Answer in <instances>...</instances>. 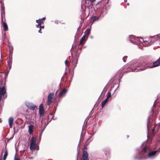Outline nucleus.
Masks as SVG:
<instances>
[{
  "label": "nucleus",
  "instance_id": "1",
  "mask_svg": "<svg viewBox=\"0 0 160 160\" xmlns=\"http://www.w3.org/2000/svg\"><path fill=\"white\" fill-rule=\"evenodd\" d=\"M152 63L147 62L146 64H145L144 68L142 69L139 68V69H138L137 68L139 67L141 65V64L140 63H136L134 65L135 67L132 69V71L133 72H137L139 71V70L142 71L145 70L148 68H152L151 67L152 66Z\"/></svg>",
  "mask_w": 160,
  "mask_h": 160
},
{
  "label": "nucleus",
  "instance_id": "2",
  "mask_svg": "<svg viewBox=\"0 0 160 160\" xmlns=\"http://www.w3.org/2000/svg\"><path fill=\"white\" fill-rule=\"evenodd\" d=\"M143 40V41L147 43V44L151 45L156 40H158L159 39H160V34H158L156 36L154 37H148L146 38L145 40H143V39L141 38Z\"/></svg>",
  "mask_w": 160,
  "mask_h": 160
},
{
  "label": "nucleus",
  "instance_id": "3",
  "mask_svg": "<svg viewBox=\"0 0 160 160\" xmlns=\"http://www.w3.org/2000/svg\"><path fill=\"white\" fill-rule=\"evenodd\" d=\"M148 147L147 146H145L143 148L142 151L140 153L137 154L134 157L135 159H142L144 156V155L148 151Z\"/></svg>",
  "mask_w": 160,
  "mask_h": 160
},
{
  "label": "nucleus",
  "instance_id": "4",
  "mask_svg": "<svg viewBox=\"0 0 160 160\" xmlns=\"http://www.w3.org/2000/svg\"><path fill=\"white\" fill-rule=\"evenodd\" d=\"M37 139L36 137H32L31 139V143L30 146V149L31 150H35L37 148L36 146Z\"/></svg>",
  "mask_w": 160,
  "mask_h": 160
},
{
  "label": "nucleus",
  "instance_id": "5",
  "mask_svg": "<svg viewBox=\"0 0 160 160\" xmlns=\"http://www.w3.org/2000/svg\"><path fill=\"white\" fill-rule=\"evenodd\" d=\"M54 96V93L53 92L50 93L48 94L47 100V105L48 106H49L52 102Z\"/></svg>",
  "mask_w": 160,
  "mask_h": 160
},
{
  "label": "nucleus",
  "instance_id": "6",
  "mask_svg": "<svg viewBox=\"0 0 160 160\" xmlns=\"http://www.w3.org/2000/svg\"><path fill=\"white\" fill-rule=\"evenodd\" d=\"M6 93V90L5 87L4 86L0 87V96H3L5 98L7 96Z\"/></svg>",
  "mask_w": 160,
  "mask_h": 160
},
{
  "label": "nucleus",
  "instance_id": "7",
  "mask_svg": "<svg viewBox=\"0 0 160 160\" xmlns=\"http://www.w3.org/2000/svg\"><path fill=\"white\" fill-rule=\"evenodd\" d=\"M39 113L40 116H43L44 115V111L42 104H41L39 106Z\"/></svg>",
  "mask_w": 160,
  "mask_h": 160
},
{
  "label": "nucleus",
  "instance_id": "8",
  "mask_svg": "<svg viewBox=\"0 0 160 160\" xmlns=\"http://www.w3.org/2000/svg\"><path fill=\"white\" fill-rule=\"evenodd\" d=\"M82 160H89L88 154L86 150L83 151Z\"/></svg>",
  "mask_w": 160,
  "mask_h": 160
},
{
  "label": "nucleus",
  "instance_id": "9",
  "mask_svg": "<svg viewBox=\"0 0 160 160\" xmlns=\"http://www.w3.org/2000/svg\"><path fill=\"white\" fill-rule=\"evenodd\" d=\"M67 92V90L65 88L61 90L58 94V96L60 98L64 97Z\"/></svg>",
  "mask_w": 160,
  "mask_h": 160
},
{
  "label": "nucleus",
  "instance_id": "10",
  "mask_svg": "<svg viewBox=\"0 0 160 160\" xmlns=\"http://www.w3.org/2000/svg\"><path fill=\"white\" fill-rule=\"evenodd\" d=\"M160 65V62L159 60H157L156 61L154 62L153 63V65L152 66V68H154L158 67Z\"/></svg>",
  "mask_w": 160,
  "mask_h": 160
},
{
  "label": "nucleus",
  "instance_id": "11",
  "mask_svg": "<svg viewBox=\"0 0 160 160\" xmlns=\"http://www.w3.org/2000/svg\"><path fill=\"white\" fill-rule=\"evenodd\" d=\"M34 127L32 125H30L29 126L28 131L29 133L30 134H31L32 133L33 131Z\"/></svg>",
  "mask_w": 160,
  "mask_h": 160
},
{
  "label": "nucleus",
  "instance_id": "12",
  "mask_svg": "<svg viewBox=\"0 0 160 160\" xmlns=\"http://www.w3.org/2000/svg\"><path fill=\"white\" fill-rule=\"evenodd\" d=\"M13 118L12 117H11L9 118V125L10 127L12 128L13 123Z\"/></svg>",
  "mask_w": 160,
  "mask_h": 160
},
{
  "label": "nucleus",
  "instance_id": "13",
  "mask_svg": "<svg viewBox=\"0 0 160 160\" xmlns=\"http://www.w3.org/2000/svg\"><path fill=\"white\" fill-rule=\"evenodd\" d=\"M157 151H154L151 152H149L148 155V156L149 157H151L154 156L156 153Z\"/></svg>",
  "mask_w": 160,
  "mask_h": 160
},
{
  "label": "nucleus",
  "instance_id": "14",
  "mask_svg": "<svg viewBox=\"0 0 160 160\" xmlns=\"http://www.w3.org/2000/svg\"><path fill=\"white\" fill-rule=\"evenodd\" d=\"M3 27L4 28V31H7L8 30V28L7 23L5 22H3Z\"/></svg>",
  "mask_w": 160,
  "mask_h": 160
},
{
  "label": "nucleus",
  "instance_id": "15",
  "mask_svg": "<svg viewBox=\"0 0 160 160\" xmlns=\"http://www.w3.org/2000/svg\"><path fill=\"white\" fill-rule=\"evenodd\" d=\"M108 101V98H106L102 102V108L106 104V103Z\"/></svg>",
  "mask_w": 160,
  "mask_h": 160
},
{
  "label": "nucleus",
  "instance_id": "16",
  "mask_svg": "<svg viewBox=\"0 0 160 160\" xmlns=\"http://www.w3.org/2000/svg\"><path fill=\"white\" fill-rule=\"evenodd\" d=\"M98 18H97V17L94 16H93L92 19L90 20V22H92V23L95 21L98 20Z\"/></svg>",
  "mask_w": 160,
  "mask_h": 160
},
{
  "label": "nucleus",
  "instance_id": "17",
  "mask_svg": "<svg viewBox=\"0 0 160 160\" xmlns=\"http://www.w3.org/2000/svg\"><path fill=\"white\" fill-rule=\"evenodd\" d=\"M86 41V39H83L82 38L80 40L79 45H83L84 44V42Z\"/></svg>",
  "mask_w": 160,
  "mask_h": 160
},
{
  "label": "nucleus",
  "instance_id": "18",
  "mask_svg": "<svg viewBox=\"0 0 160 160\" xmlns=\"http://www.w3.org/2000/svg\"><path fill=\"white\" fill-rule=\"evenodd\" d=\"M36 22L41 25L42 24H43L44 23L43 20H42L41 19H39L38 20H36Z\"/></svg>",
  "mask_w": 160,
  "mask_h": 160
},
{
  "label": "nucleus",
  "instance_id": "19",
  "mask_svg": "<svg viewBox=\"0 0 160 160\" xmlns=\"http://www.w3.org/2000/svg\"><path fill=\"white\" fill-rule=\"evenodd\" d=\"M36 108V106L34 105H30L29 107V108L30 109L33 110H34Z\"/></svg>",
  "mask_w": 160,
  "mask_h": 160
},
{
  "label": "nucleus",
  "instance_id": "20",
  "mask_svg": "<svg viewBox=\"0 0 160 160\" xmlns=\"http://www.w3.org/2000/svg\"><path fill=\"white\" fill-rule=\"evenodd\" d=\"M12 51L11 50L9 52V59H12Z\"/></svg>",
  "mask_w": 160,
  "mask_h": 160
},
{
  "label": "nucleus",
  "instance_id": "21",
  "mask_svg": "<svg viewBox=\"0 0 160 160\" xmlns=\"http://www.w3.org/2000/svg\"><path fill=\"white\" fill-rule=\"evenodd\" d=\"M8 155V152L7 150L5 152L3 157V160H5Z\"/></svg>",
  "mask_w": 160,
  "mask_h": 160
},
{
  "label": "nucleus",
  "instance_id": "22",
  "mask_svg": "<svg viewBox=\"0 0 160 160\" xmlns=\"http://www.w3.org/2000/svg\"><path fill=\"white\" fill-rule=\"evenodd\" d=\"M90 29H87V30L85 31V34L87 35H88L90 33Z\"/></svg>",
  "mask_w": 160,
  "mask_h": 160
},
{
  "label": "nucleus",
  "instance_id": "23",
  "mask_svg": "<svg viewBox=\"0 0 160 160\" xmlns=\"http://www.w3.org/2000/svg\"><path fill=\"white\" fill-rule=\"evenodd\" d=\"M127 58L128 57L127 56H125L123 57V60L124 62H126Z\"/></svg>",
  "mask_w": 160,
  "mask_h": 160
},
{
  "label": "nucleus",
  "instance_id": "24",
  "mask_svg": "<svg viewBox=\"0 0 160 160\" xmlns=\"http://www.w3.org/2000/svg\"><path fill=\"white\" fill-rule=\"evenodd\" d=\"M111 97V93L110 92L108 93V95L106 98H108V100H109V98L110 97Z\"/></svg>",
  "mask_w": 160,
  "mask_h": 160
},
{
  "label": "nucleus",
  "instance_id": "25",
  "mask_svg": "<svg viewBox=\"0 0 160 160\" xmlns=\"http://www.w3.org/2000/svg\"><path fill=\"white\" fill-rule=\"evenodd\" d=\"M39 28L42 29H44V26H42L41 25H40V27H39Z\"/></svg>",
  "mask_w": 160,
  "mask_h": 160
},
{
  "label": "nucleus",
  "instance_id": "26",
  "mask_svg": "<svg viewBox=\"0 0 160 160\" xmlns=\"http://www.w3.org/2000/svg\"><path fill=\"white\" fill-rule=\"evenodd\" d=\"M130 38H134V39H136V37L135 36H133V35H132V36H130Z\"/></svg>",
  "mask_w": 160,
  "mask_h": 160
},
{
  "label": "nucleus",
  "instance_id": "27",
  "mask_svg": "<svg viewBox=\"0 0 160 160\" xmlns=\"http://www.w3.org/2000/svg\"><path fill=\"white\" fill-rule=\"evenodd\" d=\"M96 0H90V1L91 2V3L92 4Z\"/></svg>",
  "mask_w": 160,
  "mask_h": 160
},
{
  "label": "nucleus",
  "instance_id": "28",
  "mask_svg": "<svg viewBox=\"0 0 160 160\" xmlns=\"http://www.w3.org/2000/svg\"><path fill=\"white\" fill-rule=\"evenodd\" d=\"M41 25L39 24L38 23V24L36 25V27L37 28H39V27H40Z\"/></svg>",
  "mask_w": 160,
  "mask_h": 160
},
{
  "label": "nucleus",
  "instance_id": "29",
  "mask_svg": "<svg viewBox=\"0 0 160 160\" xmlns=\"http://www.w3.org/2000/svg\"><path fill=\"white\" fill-rule=\"evenodd\" d=\"M86 35L85 34V35H84L83 37L82 38L83 39H85V38L86 37Z\"/></svg>",
  "mask_w": 160,
  "mask_h": 160
},
{
  "label": "nucleus",
  "instance_id": "30",
  "mask_svg": "<svg viewBox=\"0 0 160 160\" xmlns=\"http://www.w3.org/2000/svg\"><path fill=\"white\" fill-rule=\"evenodd\" d=\"M42 29L40 28L39 30H38V32L40 33H42V32H41Z\"/></svg>",
  "mask_w": 160,
  "mask_h": 160
},
{
  "label": "nucleus",
  "instance_id": "31",
  "mask_svg": "<svg viewBox=\"0 0 160 160\" xmlns=\"http://www.w3.org/2000/svg\"><path fill=\"white\" fill-rule=\"evenodd\" d=\"M69 62L67 60H66L65 61V63L66 65H67V63H68Z\"/></svg>",
  "mask_w": 160,
  "mask_h": 160
},
{
  "label": "nucleus",
  "instance_id": "32",
  "mask_svg": "<svg viewBox=\"0 0 160 160\" xmlns=\"http://www.w3.org/2000/svg\"><path fill=\"white\" fill-rule=\"evenodd\" d=\"M2 96H0V102L1 101L2 99Z\"/></svg>",
  "mask_w": 160,
  "mask_h": 160
},
{
  "label": "nucleus",
  "instance_id": "33",
  "mask_svg": "<svg viewBox=\"0 0 160 160\" xmlns=\"http://www.w3.org/2000/svg\"><path fill=\"white\" fill-rule=\"evenodd\" d=\"M45 18H45V17L43 18H41V19L42 20H44L45 19Z\"/></svg>",
  "mask_w": 160,
  "mask_h": 160
},
{
  "label": "nucleus",
  "instance_id": "34",
  "mask_svg": "<svg viewBox=\"0 0 160 160\" xmlns=\"http://www.w3.org/2000/svg\"><path fill=\"white\" fill-rule=\"evenodd\" d=\"M130 41H131V42H132V43H133V42H134L133 41V40H130Z\"/></svg>",
  "mask_w": 160,
  "mask_h": 160
},
{
  "label": "nucleus",
  "instance_id": "35",
  "mask_svg": "<svg viewBox=\"0 0 160 160\" xmlns=\"http://www.w3.org/2000/svg\"><path fill=\"white\" fill-rule=\"evenodd\" d=\"M157 60H159V61L160 62V57Z\"/></svg>",
  "mask_w": 160,
  "mask_h": 160
},
{
  "label": "nucleus",
  "instance_id": "36",
  "mask_svg": "<svg viewBox=\"0 0 160 160\" xmlns=\"http://www.w3.org/2000/svg\"><path fill=\"white\" fill-rule=\"evenodd\" d=\"M2 120L0 118V122H2Z\"/></svg>",
  "mask_w": 160,
  "mask_h": 160
},
{
  "label": "nucleus",
  "instance_id": "37",
  "mask_svg": "<svg viewBox=\"0 0 160 160\" xmlns=\"http://www.w3.org/2000/svg\"><path fill=\"white\" fill-rule=\"evenodd\" d=\"M15 160H20V159H15Z\"/></svg>",
  "mask_w": 160,
  "mask_h": 160
},
{
  "label": "nucleus",
  "instance_id": "38",
  "mask_svg": "<svg viewBox=\"0 0 160 160\" xmlns=\"http://www.w3.org/2000/svg\"><path fill=\"white\" fill-rule=\"evenodd\" d=\"M2 13H3V14L5 15V12H3Z\"/></svg>",
  "mask_w": 160,
  "mask_h": 160
},
{
  "label": "nucleus",
  "instance_id": "39",
  "mask_svg": "<svg viewBox=\"0 0 160 160\" xmlns=\"http://www.w3.org/2000/svg\"><path fill=\"white\" fill-rule=\"evenodd\" d=\"M84 148H85V149L86 148V147H85V146L84 147Z\"/></svg>",
  "mask_w": 160,
  "mask_h": 160
},
{
  "label": "nucleus",
  "instance_id": "40",
  "mask_svg": "<svg viewBox=\"0 0 160 160\" xmlns=\"http://www.w3.org/2000/svg\"><path fill=\"white\" fill-rule=\"evenodd\" d=\"M128 5H129V4L128 3H127Z\"/></svg>",
  "mask_w": 160,
  "mask_h": 160
},
{
  "label": "nucleus",
  "instance_id": "41",
  "mask_svg": "<svg viewBox=\"0 0 160 160\" xmlns=\"http://www.w3.org/2000/svg\"><path fill=\"white\" fill-rule=\"evenodd\" d=\"M4 85H5V83H4Z\"/></svg>",
  "mask_w": 160,
  "mask_h": 160
},
{
  "label": "nucleus",
  "instance_id": "42",
  "mask_svg": "<svg viewBox=\"0 0 160 160\" xmlns=\"http://www.w3.org/2000/svg\"><path fill=\"white\" fill-rule=\"evenodd\" d=\"M10 66H9V68H10Z\"/></svg>",
  "mask_w": 160,
  "mask_h": 160
}]
</instances>
